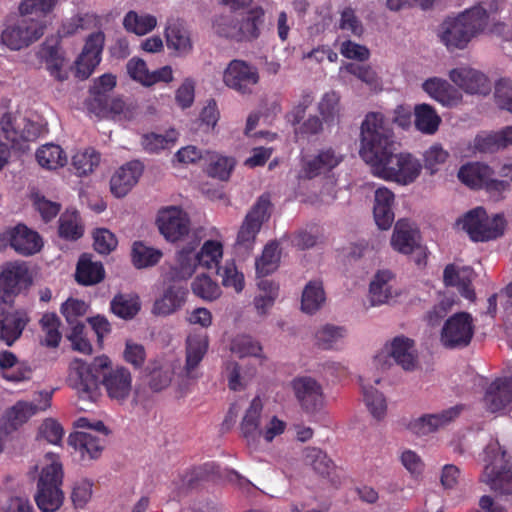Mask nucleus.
I'll return each mask as SVG.
<instances>
[{"label": "nucleus", "mask_w": 512, "mask_h": 512, "mask_svg": "<svg viewBox=\"0 0 512 512\" xmlns=\"http://www.w3.org/2000/svg\"><path fill=\"white\" fill-rule=\"evenodd\" d=\"M111 362L107 356L96 357L88 364L81 359H74L69 366L68 381L80 398L94 400L102 383L107 395L114 400L124 401L132 389L130 371L122 366L108 369Z\"/></svg>", "instance_id": "f257e3e1"}, {"label": "nucleus", "mask_w": 512, "mask_h": 512, "mask_svg": "<svg viewBox=\"0 0 512 512\" xmlns=\"http://www.w3.org/2000/svg\"><path fill=\"white\" fill-rule=\"evenodd\" d=\"M397 150L389 121L380 112H369L361 124L360 156L373 169L384 157Z\"/></svg>", "instance_id": "f03ea898"}, {"label": "nucleus", "mask_w": 512, "mask_h": 512, "mask_svg": "<svg viewBox=\"0 0 512 512\" xmlns=\"http://www.w3.org/2000/svg\"><path fill=\"white\" fill-rule=\"evenodd\" d=\"M489 24V13L481 5L446 18L440 26L439 37L448 50L465 49L469 42L484 34Z\"/></svg>", "instance_id": "7ed1b4c3"}, {"label": "nucleus", "mask_w": 512, "mask_h": 512, "mask_svg": "<svg viewBox=\"0 0 512 512\" xmlns=\"http://www.w3.org/2000/svg\"><path fill=\"white\" fill-rule=\"evenodd\" d=\"M265 26V10L261 6L250 8L240 15H220L213 21L215 32L236 42H251L259 38Z\"/></svg>", "instance_id": "20e7f679"}, {"label": "nucleus", "mask_w": 512, "mask_h": 512, "mask_svg": "<svg viewBox=\"0 0 512 512\" xmlns=\"http://www.w3.org/2000/svg\"><path fill=\"white\" fill-rule=\"evenodd\" d=\"M485 463L481 481L500 494H512V463L498 441H492L483 451Z\"/></svg>", "instance_id": "39448f33"}, {"label": "nucleus", "mask_w": 512, "mask_h": 512, "mask_svg": "<svg viewBox=\"0 0 512 512\" xmlns=\"http://www.w3.org/2000/svg\"><path fill=\"white\" fill-rule=\"evenodd\" d=\"M63 476V467L59 461H52L41 470L34 499L42 512H55L62 506L64 501Z\"/></svg>", "instance_id": "423d86ee"}, {"label": "nucleus", "mask_w": 512, "mask_h": 512, "mask_svg": "<svg viewBox=\"0 0 512 512\" xmlns=\"http://www.w3.org/2000/svg\"><path fill=\"white\" fill-rule=\"evenodd\" d=\"M494 175V170L481 162H468L460 167L457 174L465 186L473 190H484L490 198L498 201L509 190L510 183L507 180L496 179Z\"/></svg>", "instance_id": "0eeeda50"}, {"label": "nucleus", "mask_w": 512, "mask_h": 512, "mask_svg": "<svg viewBox=\"0 0 512 512\" xmlns=\"http://www.w3.org/2000/svg\"><path fill=\"white\" fill-rule=\"evenodd\" d=\"M422 170L420 161L410 153H390L372 169L375 176L402 185L413 183Z\"/></svg>", "instance_id": "6e6552de"}, {"label": "nucleus", "mask_w": 512, "mask_h": 512, "mask_svg": "<svg viewBox=\"0 0 512 512\" xmlns=\"http://www.w3.org/2000/svg\"><path fill=\"white\" fill-rule=\"evenodd\" d=\"M457 224L461 225L472 241L485 242L503 234L505 219L502 214L490 218L483 207H476L468 211Z\"/></svg>", "instance_id": "1a4fd4ad"}, {"label": "nucleus", "mask_w": 512, "mask_h": 512, "mask_svg": "<svg viewBox=\"0 0 512 512\" xmlns=\"http://www.w3.org/2000/svg\"><path fill=\"white\" fill-rule=\"evenodd\" d=\"M271 205L270 195L267 193L257 199L238 231L235 243L237 249H243L245 252L252 250L257 234L270 217Z\"/></svg>", "instance_id": "9d476101"}, {"label": "nucleus", "mask_w": 512, "mask_h": 512, "mask_svg": "<svg viewBox=\"0 0 512 512\" xmlns=\"http://www.w3.org/2000/svg\"><path fill=\"white\" fill-rule=\"evenodd\" d=\"M45 28L43 21L22 16L5 27L1 33V42L11 50H20L40 39Z\"/></svg>", "instance_id": "9b49d317"}, {"label": "nucleus", "mask_w": 512, "mask_h": 512, "mask_svg": "<svg viewBox=\"0 0 512 512\" xmlns=\"http://www.w3.org/2000/svg\"><path fill=\"white\" fill-rule=\"evenodd\" d=\"M473 335L472 316L467 312H458L445 321L440 333V342L447 349H461L471 343Z\"/></svg>", "instance_id": "f8f14e48"}, {"label": "nucleus", "mask_w": 512, "mask_h": 512, "mask_svg": "<svg viewBox=\"0 0 512 512\" xmlns=\"http://www.w3.org/2000/svg\"><path fill=\"white\" fill-rule=\"evenodd\" d=\"M420 234L408 220L400 219L396 222L391 245L394 250L412 255L413 261L418 265H426V249L420 244Z\"/></svg>", "instance_id": "ddd939ff"}, {"label": "nucleus", "mask_w": 512, "mask_h": 512, "mask_svg": "<svg viewBox=\"0 0 512 512\" xmlns=\"http://www.w3.org/2000/svg\"><path fill=\"white\" fill-rule=\"evenodd\" d=\"M259 80L257 67L240 59L230 61L223 73L224 84L242 95L251 94Z\"/></svg>", "instance_id": "4468645a"}, {"label": "nucleus", "mask_w": 512, "mask_h": 512, "mask_svg": "<svg viewBox=\"0 0 512 512\" xmlns=\"http://www.w3.org/2000/svg\"><path fill=\"white\" fill-rule=\"evenodd\" d=\"M32 283L29 270L24 263H9L0 273V301L13 303L14 298Z\"/></svg>", "instance_id": "2eb2a0df"}, {"label": "nucleus", "mask_w": 512, "mask_h": 512, "mask_svg": "<svg viewBox=\"0 0 512 512\" xmlns=\"http://www.w3.org/2000/svg\"><path fill=\"white\" fill-rule=\"evenodd\" d=\"M291 387L301 407L307 414H316L325 405L322 385L310 376H299L292 380Z\"/></svg>", "instance_id": "dca6fc26"}, {"label": "nucleus", "mask_w": 512, "mask_h": 512, "mask_svg": "<svg viewBox=\"0 0 512 512\" xmlns=\"http://www.w3.org/2000/svg\"><path fill=\"white\" fill-rule=\"evenodd\" d=\"M88 110L99 118H109L116 121H128L135 116V106L126 103L120 97H110L98 93L87 103Z\"/></svg>", "instance_id": "f3484780"}, {"label": "nucleus", "mask_w": 512, "mask_h": 512, "mask_svg": "<svg viewBox=\"0 0 512 512\" xmlns=\"http://www.w3.org/2000/svg\"><path fill=\"white\" fill-rule=\"evenodd\" d=\"M105 44V34L96 31L88 35L82 52L76 60V72L82 79L88 78L102 59Z\"/></svg>", "instance_id": "a211bd4d"}, {"label": "nucleus", "mask_w": 512, "mask_h": 512, "mask_svg": "<svg viewBox=\"0 0 512 512\" xmlns=\"http://www.w3.org/2000/svg\"><path fill=\"white\" fill-rule=\"evenodd\" d=\"M157 225L168 241L175 242L188 234L190 220L181 209L169 207L159 211Z\"/></svg>", "instance_id": "6ab92c4d"}, {"label": "nucleus", "mask_w": 512, "mask_h": 512, "mask_svg": "<svg viewBox=\"0 0 512 512\" xmlns=\"http://www.w3.org/2000/svg\"><path fill=\"white\" fill-rule=\"evenodd\" d=\"M40 403L35 404L29 401H17L5 413V429L16 430L27 422L33 415L39 411H44L50 406L51 394L48 392L39 393Z\"/></svg>", "instance_id": "aec40b11"}, {"label": "nucleus", "mask_w": 512, "mask_h": 512, "mask_svg": "<svg viewBox=\"0 0 512 512\" xmlns=\"http://www.w3.org/2000/svg\"><path fill=\"white\" fill-rule=\"evenodd\" d=\"M30 321L25 310H8L0 306V340L11 346L20 338Z\"/></svg>", "instance_id": "412c9836"}, {"label": "nucleus", "mask_w": 512, "mask_h": 512, "mask_svg": "<svg viewBox=\"0 0 512 512\" xmlns=\"http://www.w3.org/2000/svg\"><path fill=\"white\" fill-rule=\"evenodd\" d=\"M187 295V287L179 281H173L165 287L162 295L155 300L152 313L157 316H168L175 313L185 304Z\"/></svg>", "instance_id": "4be33fe9"}, {"label": "nucleus", "mask_w": 512, "mask_h": 512, "mask_svg": "<svg viewBox=\"0 0 512 512\" xmlns=\"http://www.w3.org/2000/svg\"><path fill=\"white\" fill-rule=\"evenodd\" d=\"M465 406L457 404L440 413L426 414L410 423V429L417 435H427L444 427L460 416Z\"/></svg>", "instance_id": "5701e85b"}, {"label": "nucleus", "mask_w": 512, "mask_h": 512, "mask_svg": "<svg viewBox=\"0 0 512 512\" xmlns=\"http://www.w3.org/2000/svg\"><path fill=\"white\" fill-rule=\"evenodd\" d=\"M449 77L452 82L469 94L487 95L491 91L488 77L475 69L455 68L450 71Z\"/></svg>", "instance_id": "b1692460"}, {"label": "nucleus", "mask_w": 512, "mask_h": 512, "mask_svg": "<svg viewBox=\"0 0 512 512\" xmlns=\"http://www.w3.org/2000/svg\"><path fill=\"white\" fill-rule=\"evenodd\" d=\"M343 161V155L333 148L321 149L312 159L304 160L300 177L313 179L321 174L328 173Z\"/></svg>", "instance_id": "393cba45"}, {"label": "nucleus", "mask_w": 512, "mask_h": 512, "mask_svg": "<svg viewBox=\"0 0 512 512\" xmlns=\"http://www.w3.org/2000/svg\"><path fill=\"white\" fill-rule=\"evenodd\" d=\"M143 172V166L139 161H131L121 166L111 177L110 190L118 198L124 197L138 182Z\"/></svg>", "instance_id": "a878e982"}, {"label": "nucleus", "mask_w": 512, "mask_h": 512, "mask_svg": "<svg viewBox=\"0 0 512 512\" xmlns=\"http://www.w3.org/2000/svg\"><path fill=\"white\" fill-rule=\"evenodd\" d=\"M68 444L80 454L82 460H94L101 456L105 439L90 432L77 431L69 435Z\"/></svg>", "instance_id": "bb28decb"}, {"label": "nucleus", "mask_w": 512, "mask_h": 512, "mask_svg": "<svg viewBox=\"0 0 512 512\" xmlns=\"http://www.w3.org/2000/svg\"><path fill=\"white\" fill-rule=\"evenodd\" d=\"M484 402L490 412H499L512 405V377L498 378L488 387Z\"/></svg>", "instance_id": "cd10ccee"}, {"label": "nucleus", "mask_w": 512, "mask_h": 512, "mask_svg": "<svg viewBox=\"0 0 512 512\" xmlns=\"http://www.w3.org/2000/svg\"><path fill=\"white\" fill-rule=\"evenodd\" d=\"M10 246L24 256L33 255L43 246L40 235L23 224L14 227L10 232Z\"/></svg>", "instance_id": "c85d7f7f"}, {"label": "nucleus", "mask_w": 512, "mask_h": 512, "mask_svg": "<svg viewBox=\"0 0 512 512\" xmlns=\"http://www.w3.org/2000/svg\"><path fill=\"white\" fill-rule=\"evenodd\" d=\"M394 194L386 187L375 191L373 215L377 226L381 230H388L394 222Z\"/></svg>", "instance_id": "c756f323"}, {"label": "nucleus", "mask_w": 512, "mask_h": 512, "mask_svg": "<svg viewBox=\"0 0 512 512\" xmlns=\"http://www.w3.org/2000/svg\"><path fill=\"white\" fill-rule=\"evenodd\" d=\"M208 348L209 339L206 333H194L187 337L184 370L188 377H193L194 370L203 360Z\"/></svg>", "instance_id": "7c9ffc66"}, {"label": "nucleus", "mask_w": 512, "mask_h": 512, "mask_svg": "<svg viewBox=\"0 0 512 512\" xmlns=\"http://www.w3.org/2000/svg\"><path fill=\"white\" fill-rule=\"evenodd\" d=\"M422 88L431 98L444 106H453L457 104L461 98L456 88L447 80L438 77L425 80L422 84Z\"/></svg>", "instance_id": "2f4dec72"}, {"label": "nucleus", "mask_w": 512, "mask_h": 512, "mask_svg": "<svg viewBox=\"0 0 512 512\" xmlns=\"http://www.w3.org/2000/svg\"><path fill=\"white\" fill-rule=\"evenodd\" d=\"M263 410V404L259 396L253 398L249 408L242 419L240 428L243 437L249 445L255 444L262 435L260 429V417Z\"/></svg>", "instance_id": "473e14b6"}, {"label": "nucleus", "mask_w": 512, "mask_h": 512, "mask_svg": "<svg viewBox=\"0 0 512 512\" xmlns=\"http://www.w3.org/2000/svg\"><path fill=\"white\" fill-rule=\"evenodd\" d=\"M390 355L404 370H414L417 365L415 342L408 337H395L391 342Z\"/></svg>", "instance_id": "72a5a7b5"}, {"label": "nucleus", "mask_w": 512, "mask_h": 512, "mask_svg": "<svg viewBox=\"0 0 512 512\" xmlns=\"http://www.w3.org/2000/svg\"><path fill=\"white\" fill-rule=\"evenodd\" d=\"M105 270L101 262H94L89 254H82L76 267L75 278L79 284L90 286L101 282Z\"/></svg>", "instance_id": "f704fd0d"}, {"label": "nucleus", "mask_w": 512, "mask_h": 512, "mask_svg": "<svg viewBox=\"0 0 512 512\" xmlns=\"http://www.w3.org/2000/svg\"><path fill=\"white\" fill-rule=\"evenodd\" d=\"M303 462L323 478H330L336 468L333 460L327 453L317 447H307L304 449Z\"/></svg>", "instance_id": "c9c22d12"}, {"label": "nucleus", "mask_w": 512, "mask_h": 512, "mask_svg": "<svg viewBox=\"0 0 512 512\" xmlns=\"http://www.w3.org/2000/svg\"><path fill=\"white\" fill-rule=\"evenodd\" d=\"M111 311L124 320L133 319L141 310V300L136 293H118L110 302Z\"/></svg>", "instance_id": "e433bc0d"}, {"label": "nucleus", "mask_w": 512, "mask_h": 512, "mask_svg": "<svg viewBox=\"0 0 512 512\" xmlns=\"http://www.w3.org/2000/svg\"><path fill=\"white\" fill-rule=\"evenodd\" d=\"M414 117L416 129L426 135L435 134L441 123V118L434 107L426 103L414 107Z\"/></svg>", "instance_id": "4c0bfd02"}, {"label": "nucleus", "mask_w": 512, "mask_h": 512, "mask_svg": "<svg viewBox=\"0 0 512 512\" xmlns=\"http://www.w3.org/2000/svg\"><path fill=\"white\" fill-rule=\"evenodd\" d=\"M393 274L389 270L378 271L370 283L369 295L373 306L387 303L392 298L389 282Z\"/></svg>", "instance_id": "58836bf2"}, {"label": "nucleus", "mask_w": 512, "mask_h": 512, "mask_svg": "<svg viewBox=\"0 0 512 512\" xmlns=\"http://www.w3.org/2000/svg\"><path fill=\"white\" fill-rule=\"evenodd\" d=\"M197 243L183 247L177 255V265L172 269L173 279L186 280L190 278L199 266L195 255Z\"/></svg>", "instance_id": "ea45409f"}, {"label": "nucleus", "mask_w": 512, "mask_h": 512, "mask_svg": "<svg viewBox=\"0 0 512 512\" xmlns=\"http://www.w3.org/2000/svg\"><path fill=\"white\" fill-rule=\"evenodd\" d=\"M326 300L325 291L321 281H309L301 297V309L307 314H314Z\"/></svg>", "instance_id": "a19ab883"}, {"label": "nucleus", "mask_w": 512, "mask_h": 512, "mask_svg": "<svg viewBox=\"0 0 512 512\" xmlns=\"http://www.w3.org/2000/svg\"><path fill=\"white\" fill-rule=\"evenodd\" d=\"M280 263V251L276 242L265 245L262 254L255 261L256 275L265 277L277 270Z\"/></svg>", "instance_id": "79ce46f5"}, {"label": "nucleus", "mask_w": 512, "mask_h": 512, "mask_svg": "<svg viewBox=\"0 0 512 512\" xmlns=\"http://www.w3.org/2000/svg\"><path fill=\"white\" fill-rule=\"evenodd\" d=\"M41 331L44 334L41 344L48 348H57L60 345L62 334L60 332L61 321L55 313H45L39 321Z\"/></svg>", "instance_id": "37998d69"}, {"label": "nucleus", "mask_w": 512, "mask_h": 512, "mask_svg": "<svg viewBox=\"0 0 512 512\" xmlns=\"http://www.w3.org/2000/svg\"><path fill=\"white\" fill-rule=\"evenodd\" d=\"M40 56L51 76L59 81L66 79V74L62 72L64 58L60 53L58 43L50 45L45 42L40 50Z\"/></svg>", "instance_id": "c03bdc74"}, {"label": "nucleus", "mask_w": 512, "mask_h": 512, "mask_svg": "<svg viewBox=\"0 0 512 512\" xmlns=\"http://www.w3.org/2000/svg\"><path fill=\"white\" fill-rule=\"evenodd\" d=\"M36 159L39 165L50 170L63 167L67 163L65 152L56 144L41 146L36 152Z\"/></svg>", "instance_id": "a18cd8bd"}, {"label": "nucleus", "mask_w": 512, "mask_h": 512, "mask_svg": "<svg viewBox=\"0 0 512 512\" xmlns=\"http://www.w3.org/2000/svg\"><path fill=\"white\" fill-rule=\"evenodd\" d=\"M58 233L61 238L69 241H76L82 237L84 228L77 211H66L60 216Z\"/></svg>", "instance_id": "49530a36"}, {"label": "nucleus", "mask_w": 512, "mask_h": 512, "mask_svg": "<svg viewBox=\"0 0 512 512\" xmlns=\"http://www.w3.org/2000/svg\"><path fill=\"white\" fill-rule=\"evenodd\" d=\"M167 44L180 54H187L192 50L189 32L180 23L170 24L166 28Z\"/></svg>", "instance_id": "de8ad7c7"}, {"label": "nucleus", "mask_w": 512, "mask_h": 512, "mask_svg": "<svg viewBox=\"0 0 512 512\" xmlns=\"http://www.w3.org/2000/svg\"><path fill=\"white\" fill-rule=\"evenodd\" d=\"M195 255L199 266L207 269L216 268L217 270L223 256V245L216 240H207Z\"/></svg>", "instance_id": "09e8293b"}, {"label": "nucleus", "mask_w": 512, "mask_h": 512, "mask_svg": "<svg viewBox=\"0 0 512 512\" xmlns=\"http://www.w3.org/2000/svg\"><path fill=\"white\" fill-rule=\"evenodd\" d=\"M261 344L249 335L237 336L231 344V351L240 358L254 357L262 364L265 356L262 354Z\"/></svg>", "instance_id": "8fccbe9b"}, {"label": "nucleus", "mask_w": 512, "mask_h": 512, "mask_svg": "<svg viewBox=\"0 0 512 512\" xmlns=\"http://www.w3.org/2000/svg\"><path fill=\"white\" fill-rule=\"evenodd\" d=\"M157 24L154 16L149 14L139 15L135 11H129L124 19L123 26L128 32H133L137 35H145L152 31Z\"/></svg>", "instance_id": "3c124183"}, {"label": "nucleus", "mask_w": 512, "mask_h": 512, "mask_svg": "<svg viewBox=\"0 0 512 512\" xmlns=\"http://www.w3.org/2000/svg\"><path fill=\"white\" fill-rule=\"evenodd\" d=\"M162 255L160 250L148 247L140 241L133 244L131 252L132 263L138 269L156 265Z\"/></svg>", "instance_id": "603ef678"}, {"label": "nucleus", "mask_w": 512, "mask_h": 512, "mask_svg": "<svg viewBox=\"0 0 512 512\" xmlns=\"http://www.w3.org/2000/svg\"><path fill=\"white\" fill-rule=\"evenodd\" d=\"M362 385L364 402L371 415L381 420L386 416L387 403L384 395L372 386Z\"/></svg>", "instance_id": "864d4df0"}, {"label": "nucleus", "mask_w": 512, "mask_h": 512, "mask_svg": "<svg viewBox=\"0 0 512 512\" xmlns=\"http://www.w3.org/2000/svg\"><path fill=\"white\" fill-rule=\"evenodd\" d=\"M191 289L195 296L206 301L216 300L221 295L219 285L206 274L198 275L193 280Z\"/></svg>", "instance_id": "5fc2aeb1"}, {"label": "nucleus", "mask_w": 512, "mask_h": 512, "mask_svg": "<svg viewBox=\"0 0 512 512\" xmlns=\"http://www.w3.org/2000/svg\"><path fill=\"white\" fill-rule=\"evenodd\" d=\"M100 162V154L94 149L79 151L72 157V166L78 176H86L93 172Z\"/></svg>", "instance_id": "6e6d98bb"}, {"label": "nucleus", "mask_w": 512, "mask_h": 512, "mask_svg": "<svg viewBox=\"0 0 512 512\" xmlns=\"http://www.w3.org/2000/svg\"><path fill=\"white\" fill-rule=\"evenodd\" d=\"M209 161L210 163L207 168L208 175L221 181H226L230 178L231 172L236 164L233 157L216 154L210 155Z\"/></svg>", "instance_id": "4d7b16f0"}, {"label": "nucleus", "mask_w": 512, "mask_h": 512, "mask_svg": "<svg viewBox=\"0 0 512 512\" xmlns=\"http://www.w3.org/2000/svg\"><path fill=\"white\" fill-rule=\"evenodd\" d=\"M177 139V133L174 129L168 131L165 135L157 133H148L142 136V145L147 152L157 153L168 149Z\"/></svg>", "instance_id": "13d9d810"}, {"label": "nucleus", "mask_w": 512, "mask_h": 512, "mask_svg": "<svg viewBox=\"0 0 512 512\" xmlns=\"http://www.w3.org/2000/svg\"><path fill=\"white\" fill-rule=\"evenodd\" d=\"M344 335L343 327L326 324L315 334L316 345L324 350L333 349L343 339Z\"/></svg>", "instance_id": "bf43d9fd"}, {"label": "nucleus", "mask_w": 512, "mask_h": 512, "mask_svg": "<svg viewBox=\"0 0 512 512\" xmlns=\"http://www.w3.org/2000/svg\"><path fill=\"white\" fill-rule=\"evenodd\" d=\"M217 274L222 278L224 287H232L239 293L244 288V275L237 270L234 261H227L223 267L216 270Z\"/></svg>", "instance_id": "052dcab7"}, {"label": "nucleus", "mask_w": 512, "mask_h": 512, "mask_svg": "<svg viewBox=\"0 0 512 512\" xmlns=\"http://www.w3.org/2000/svg\"><path fill=\"white\" fill-rule=\"evenodd\" d=\"M443 282L445 286L459 287L461 294L469 300H472L475 297L474 290L470 287V281L461 278L456 266L453 264H449L445 267L443 272Z\"/></svg>", "instance_id": "680f3d73"}, {"label": "nucleus", "mask_w": 512, "mask_h": 512, "mask_svg": "<svg viewBox=\"0 0 512 512\" xmlns=\"http://www.w3.org/2000/svg\"><path fill=\"white\" fill-rule=\"evenodd\" d=\"M318 111L326 123L333 122L340 111V96L335 91L325 93L319 104Z\"/></svg>", "instance_id": "e2e57ef3"}, {"label": "nucleus", "mask_w": 512, "mask_h": 512, "mask_svg": "<svg viewBox=\"0 0 512 512\" xmlns=\"http://www.w3.org/2000/svg\"><path fill=\"white\" fill-rule=\"evenodd\" d=\"M57 2L58 0H23L19 6V11L24 17L30 15L45 17L53 11Z\"/></svg>", "instance_id": "0e129e2a"}, {"label": "nucleus", "mask_w": 512, "mask_h": 512, "mask_svg": "<svg viewBox=\"0 0 512 512\" xmlns=\"http://www.w3.org/2000/svg\"><path fill=\"white\" fill-rule=\"evenodd\" d=\"M314 101V95L311 90H303L297 104L286 114V120L292 125L297 126L304 119L306 110Z\"/></svg>", "instance_id": "69168bd1"}, {"label": "nucleus", "mask_w": 512, "mask_h": 512, "mask_svg": "<svg viewBox=\"0 0 512 512\" xmlns=\"http://www.w3.org/2000/svg\"><path fill=\"white\" fill-rule=\"evenodd\" d=\"M423 157L424 168L432 175L447 161L449 153L440 144H434L425 151Z\"/></svg>", "instance_id": "338daca9"}, {"label": "nucleus", "mask_w": 512, "mask_h": 512, "mask_svg": "<svg viewBox=\"0 0 512 512\" xmlns=\"http://www.w3.org/2000/svg\"><path fill=\"white\" fill-rule=\"evenodd\" d=\"M495 102L500 109L512 113V82L509 79H500L495 84Z\"/></svg>", "instance_id": "774afa93"}]
</instances>
